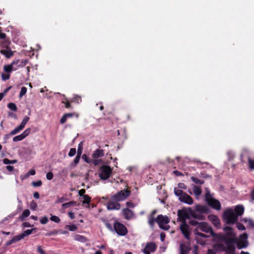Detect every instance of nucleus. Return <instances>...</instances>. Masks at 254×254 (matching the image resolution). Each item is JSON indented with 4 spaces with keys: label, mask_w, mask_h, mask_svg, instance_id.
Instances as JSON below:
<instances>
[{
    "label": "nucleus",
    "mask_w": 254,
    "mask_h": 254,
    "mask_svg": "<svg viewBox=\"0 0 254 254\" xmlns=\"http://www.w3.org/2000/svg\"><path fill=\"white\" fill-rule=\"evenodd\" d=\"M63 103L65 104V107L66 108H70L71 107V105L70 104V102L68 101H66L65 102L63 101Z\"/></svg>",
    "instance_id": "63"
},
{
    "label": "nucleus",
    "mask_w": 254,
    "mask_h": 254,
    "mask_svg": "<svg viewBox=\"0 0 254 254\" xmlns=\"http://www.w3.org/2000/svg\"><path fill=\"white\" fill-rule=\"evenodd\" d=\"M178 220L182 223H186V219L192 217L195 219H202L200 215H197L190 207L183 208L178 211Z\"/></svg>",
    "instance_id": "1"
},
{
    "label": "nucleus",
    "mask_w": 254,
    "mask_h": 254,
    "mask_svg": "<svg viewBox=\"0 0 254 254\" xmlns=\"http://www.w3.org/2000/svg\"><path fill=\"white\" fill-rule=\"evenodd\" d=\"M170 222V219L167 216H164L162 214L158 215L157 217V223L159 227L164 230H168L170 228L169 225H166Z\"/></svg>",
    "instance_id": "6"
},
{
    "label": "nucleus",
    "mask_w": 254,
    "mask_h": 254,
    "mask_svg": "<svg viewBox=\"0 0 254 254\" xmlns=\"http://www.w3.org/2000/svg\"><path fill=\"white\" fill-rule=\"evenodd\" d=\"M82 149H83L82 143L80 142L78 144V146L77 153V154H78L79 155H81V154H82Z\"/></svg>",
    "instance_id": "48"
},
{
    "label": "nucleus",
    "mask_w": 254,
    "mask_h": 254,
    "mask_svg": "<svg viewBox=\"0 0 254 254\" xmlns=\"http://www.w3.org/2000/svg\"><path fill=\"white\" fill-rule=\"evenodd\" d=\"M50 220L53 222H55L56 223H59L61 221L60 218L56 216V215H51V216L50 217Z\"/></svg>",
    "instance_id": "42"
},
{
    "label": "nucleus",
    "mask_w": 254,
    "mask_h": 254,
    "mask_svg": "<svg viewBox=\"0 0 254 254\" xmlns=\"http://www.w3.org/2000/svg\"><path fill=\"white\" fill-rule=\"evenodd\" d=\"M224 231L226 232V235H227L229 237L234 236V234L232 232V229L231 227L229 226L225 227L224 228Z\"/></svg>",
    "instance_id": "31"
},
{
    "label": "nucleus",
    "mask_w": 254,
    "mask_h": 254,
    "mask_svg": "<svg viewBox=\"0 0 254 254\" xmlns=\"http://www.w3.org/2000/svg\"><path fill=\"white\" fill-rule=\"evenodd\" d=\"M5 38L6 34L5 33L0 32V39L4 40L2 44L3 47L7 48L9 46L10 42L8 40L5 39Z\"/></svg>",
    "instance_id": "23"
},
{
    "label": "nucleus",
    "mask_w": 254,
    "mask_h": 254,
    "mask_svg": "<svg viewBox=\"0 0 254 254\" xmlns=\"http://www.w3.org/2000/svg\"><path fill=\"white\" fill-rule=\"evenodd\" d=\"M234 213L237 216V218L239 216H241L244 212V207L242 205H238L236 206L234 210Z\"/></svg>",
    "instance_id": "21"
},
{
    "label": "nucleus",
    "mask_w": 254,
    "mask_h": 254,
    "mask_svg": "<svg viewBox=\"0 0 254 254\" xmlns=\"http://www.w3.org/2000/svg\"><path fill=\"white\" fill-rule=\"evenodd\" d=\"M180 230L184 236L188 240L190 239V232L189 231V226L186 223H182L180 226Z\"/></svg>",
    "instance_id": "14"
},
{
    "label": "nucleus",
    "mask_w": 254,
    "mask_h": 254,
    "mask_svg": "<svg viewBox=\"0 0 254 254\" xmlns=\"http://www.w3.org/2000/svg\"><path fill=\"white\" fill-rule=\"evenodd\" d=\"M29 118L28 117H27V116H25L24 119H23L22 122L21 123L20 126L23 128H24V127H25L26 124L29 121Z\"/></svg>",
    "instance_id": "39"
},
{
    "label": "nucleus",
    "mask_w": 254,
    "mask_h": 254,
    "mask_svg": "<svg viewBox=\"0 0 254 254\" xmlns=\"http://www.w3.org/2000/svg\"><path fill=\"white\" fill-rule=\"evenodd\" d=\"M173 174L176 176H181L184 175L182 172L177 170L174 171Z\"/></svg>",
    "instance_id": "62"
},
{
    "label": "nucleus",
    "mask_w": 254,
    "mask_h": 254,
    "mask_svg": "<svg viewBox=\"0 0 254 254\" xmlns=\"http://www.w3.org/2000/svg\"><path fill=\"white\" fill-rule=\"evenodd\" d=\"M130 194V191L127 189L122 190L112 196L113 200L119 202L126 199Z\"/></svg>",
    "instance_id": "5"
},
{
    "label": "nucleus",
    "mask_w": 254,
    "mask_h": 254,
    "mask_svg": "<svg viewBox=\"0 0 254 254\" xmlns=\"http://www.w3.org/2000/svg\"><path fill=\"white\" fill-rule=\"evenodd\" d=\"M36 230V228H33L31 229H27V230L24 231L23 232V233H22L19 235H18V236L20 240H21V239H23L25 237L28 236V235H30L31 234H32L33 231H34Z\"/></svg>",
    "instance_id": "22"
},
{
    "label": "nucleus",
    "mask_w": 254,
    "mask_h": 254,
    "mask_svg": "<svg viewBox=\"0 0 254 254\" xmlns=\"http://www.w3.org/2000/svg\"><path fill=\"white\" fill-rule=\"evenodd\" d=\"M104 151L103 149H96L92 155L94 159H98L104 156Z\"/></svg>",
    "instance_id": "20"
},
{
    "label": "nucleus",
    "mask_w": 254,
    "mask_h": 254,
    "mask_svg": "<svg viewBox=\"0 0 254 254\" xmlns=\"http://www.w3.org/2000/svg\"><path fill=\"white\" fill-rule=\"evenodd\" d=\"M81 155H79L77 154L76 156L74 158L73 160V162L75 163V164H77L79 163V160L80 159Z\"/></svg>",
    "instance_id": "58"
},
{
    "label": "nucleus",
    "mask_w": 254,
    "mask_h": 254,
    "mask_svg": "<svg viewBox=\"0 0 254 254\" xmlns=\"http://www.w3.org/2000/svg\"><path fill=\"white\" fill-rule=\"evenodd\" d=\"M83 198L84 199V200L82 202L83 203L87 204H89L91 198L88 195L85 194V195H83Z\"/></svg>",
    "instance_id": "35"
},
{
    "label": "nucleus",
    "mask_w": 254,
    "mask_h": 254,
    "mask_svg": "<svg viewBox=\"0 0 254 254\" xmlns=\"http://www.w3.org/2000/svg\"><path fill=\"white\" fill-rule=\"evenodd\" d=\"M236 251L235 246L232 247H226L225 252L227 254H234Z\"/></svg>",
    "instance_id": "29"
},
{
    "label": "nucleus",
    "mask_w": 254,
    "mask_h": 254,
    "mask_svg": "<svg viewBox=\"0 0 254 254\" xmlns=\"http://www.w3.org/2000/svg\"><path fill=\"white\" fill-rule=\"evenodd\" d=\"M107 208L108 210H119L121 208V204L111 198L107 203Z\"/></svg>",
    "instance_id": "15"
},
{
    "label": "nucleus",
    "mask_w": 254,
    "mask_h": 254,
    "mask_svg": "<svg viewBox=\"0 0 254 254\" xmlns=\"http://www.w3.org/2000/svg\"><path fill=\"white\" fill-rule=\"evenodd\" d=\"M218 247L220 248L221 249H222V251H225V250H226V246H225V245L222 244V243H219L218 244H217L216 245Z\"/></svg>",
    "instance_id": "59"
},
{
    "label": "nucleus",
    "mask_w": 254,
    "mask_h": 254,
    "mask_svg": "<svg viewBox=\"0 0 254 254\" xmlns=\"http://www.w3.org/2000/svg\"><path fill=\"white\" fill-rule=\"evenodd\" d=\"M223 218L228 224H233L238 220L237 216L232 209H227L224 211Z\"/></svg>",
    "instance_id": "4"
},
{
    "label": "nucleus",
    "mask_w": 254,
    "mask_h": 254,
    "mask_svg": "<svg viewBox=\"0 0 254 254\" xmlns=\"http://www.w3.org/2000/svg\"><path fill=\"white\" fill-rule=\"evenodd\" d=\"M178 187L179 188L181 189H184V190L187 189L186 185L185 184L182 183H179L178 184Z\"/></svg>",
    "instance_id": "54"
},
{
    "label": "nucleus",
    "mask_w": 254,
    "mask_h": 254,
    "mask_svg": "<svg viewBox=\"0 0 254 254\" xmlns=\"http://www.w3.org/2000/svg\"><path fill=\"white\" fill-rule=\"evenodd\" d=\"M208 218L216 228H220L221 223L219 218L215 215H209Z\"/></svg>",
    "instance_id": "17"
},
{
    "label": "nucleus",
    "mask_w": 254,
    "mask_h": 254,
    "mask_svg": "<svg viewBox=\"0 0 254 254\" xmlns=\"http://www.w3.org/2000/svg\"><path fill=\"white\" fill-rule=\"evenodd\" d=\"M17 162V160H9L8 159V158H4L3 160V163L4 164H15Z\"/></svg>",
    "instance_id": "34"
},
{
    "label": "nucleus",
    "mask_w": 254,
    "mask_h": 254,
    "mask_svg": "<svg viewBox=\"0 0 254 254\" xmlns=\"http://www.w3.org/2000/svg\"><path fill=\"white\" fill-rule=\"evenodd\" d=\"M201 189L200 187L194 186L193 188V192L195 196H199L201 193Z\"/></svg>",
    "instance_id": "28"
},
{
    "label": "nucleus",
    "mask_w": 254,
    "mask_h": 254,
    "mask_svg": "<svg viewBox=\"0 0 254 254\" xmlns=\"http://www.w3.org/2000/svg\"><path fill=\"white\" fill-rule=\"evenodd\" d=\"M1 53L7 58H9L13 55L12 51L10 49L1 50Z\"/></svg>",
    "instance_id": "24"
},
{
    "label": "nucleus",
    "mask_w": 254,
    "mask_h": 254,
    "mask_svg": "<svg viewBox=\"0 0 254 254\" xmlns=\"http://www.w3.org/2000/svg\"><path fill=\"white\" fill-rule=\"evenodd\" d=\"M36 174L35 170L34 169H31L27 173V176H29V175H34Z\"/></svg>",
    "instance_id": "64"
},
{
    "label": "nucleus",
    "mask_w": 254,
    "mask_h": 254,
    "mask_svg": "<svg viewBox=\"0 0 254 254\" xmlns=\"http://www.w3.org/2000/svg\"><path fill=\"white\" fill-rule=\"evenodd\" d=\"M7 107L13 111H16L17 110V108L15 103H9L7 105Z\"/></svg>",
    "instance_id": "37"
},
{
    "label": "nucleus",
    "mask_w": 254,
    "mask_h": 254,
    "mask_svg": "<svg viewBox=\"0 0 254 254\" xmlns=\"http://www.w3.org/2000/svg\"><path fill=\"white\" fill-rule=\"evenodd\" d=\"M248 163L250 169L254 170V160L252 159L250 156L248 157Z\"/></svg>",
    "instance_id": "38"
},
{
    "label": "nucleus",
    "mask_w": 254,
    "mask_h": 254,
    "mask_svg": "<svg viewBox=\"0 0 254 254\" xmlns=\"http://www.w3.org/2000/svg\"><path fill=\"white\" fill-rule=\"evenodd\" d=\"M190 179L195 184L202 185L204 183V181L203 180L198 179L197 178L194 177L193 176L191 177Z\"/></svg>",
    "instance_id": "30"
},
{
    "label": "nucleus",
    "mask_w": 254,
    "mask_h": 254,
    "mask_svg": "<svg viewBox=\"0 0 254 254\" xmlns=\"http://www.w3.org/2000/svg\"><path fill=\"white\" fill-rule=\"evenodd\" d=\"M157 222V218H155V217L149 216L148 217V223L150 226L153 228L154 226L155 223Z\"/></svg>",
    "instance_id": "25"
},
{
    "label": "nucleus",
    "mask_w": 254,
    "mask_h": 254,
    "mask_svg": "<svg viewBox=\"0 0 254 254\" xmlns=\"http://www.w3.org/2000/svg\"><path fill=\"white\" fill-rule=\"evenodd\" d=\"M81 101V97L78 95H75L74 97L71 99V102H76L79 103Z\"/></svg>",
    "instance_id": "41"
},
{
    "label": "nucleus",
    "mask_w": 254,
    "mask_h": 254,
    "mask_svg": "<svg viewBox=\"0 0 254 254\" xmlns=\"http://www.w3.org/2000/svg\"><path fill=\"white\" fill-rule=\"evenodd\" d=\"M194 232L195 234L197 236H200V237H203V238L208 237V236H207L206 235L199 232L198 230H197V229H195Z\"/></svg>",
    "instance_id": "43"
},
{
    "label": "nucleus",
    "mask_w": 254,
    "mask_h": 254,
    "mask_svg": "<svg viewBox=\"0 0 254 254\" xmlns=\"http://www.w3.org/2000/svg\"><path fill=\"white\" fill-rule=\"evenodd\" d=\"M30 131H31V128H27L21 133V134L22 135L23 137L25 138L27 136H28L29 135Z\"/></svg>",
    "instance_id": "45"
},
{
    "label": "nucleus",
    "mask_w": 254,
    "mask_h": 254,
    "mask_svg": "<svg viewBox=\"0 0 254 254\" xmlns=\"http://www.w3.org/2000/svg\"><path fill=\"white\" fill-rule=\"evenodd\" d=\"M215 240L220 242H224L226 245V247L234 246H235L234 244L237 242L236 239L221 233H218L216 235Z\"/></svg>",
    "instance_id": "2"
},
{
    "label": "nucleus",
    "mask_w": 254,
    "mask_h": 254,
    "mask_svg": "<svg viewBox=\"0 0 254 254\" xmlns=\"http://www.w3.org/2000/svg\"><path fill=\"white\" fill-rule=\"evenodd\" d=\"M100 173L99 177L101 180H106L108 179L112 173V169L108 165H104L100 167Z\"/></svg>",
    "instance_id": "9"
},
{
    "label": "nucleus",
    "mask_w": 254,
    "mask_h": 254,
    "mask_svg": "<svg viewBox=\"0 0 254 254\" xmlns=\"http://www.w3.org/2000/svg\"><path fill=\"white\" fill-rule=\"evenodd\" d=\"M198 230H200V231L205 232V233H209L210 234L213 236L215 239H216V235L211 228L208 223L206 222H200L199 224V226H197Z\"/></svg>",
    "instance_id": "11"
},
{
    "label": "nucleus",
    "mask_w": 254,
    "mask_h": 254,
    "mask_svg": "<svg viewBox=\"0 0 254 254\" xmlns=\"http://www.w3.org/2000/svg\"><path fill=\"white\" fill-rule=\"evenodd\" d=\"M189 223L191 225H192V226H196V229H197V226H199V224L200 223V222H198L196 220H190L189 222Z\"/></svg>",
    "instance_id": "46"
},
{
    "label": "nucleus",
    "mask_w": 254,
    "mask_h": 254,
    "mask_svg": "<svg viewBox=\"0 0 254 254\" xmlns=\"http://www.w3.org/2000/svg\"><path fill=\"white\" fill-rule=\"evenodd\" d=\"M67 119V118L66 116H65V114H64L60 120V123L62 124L65 123Z\"/></svg>",
    "instance_id": "56"
},
{
    "label": "nucleus",
    "mask_w": 254,
    "mask_h": 254,
    "mask_svg": "<svg viewBox=\"0 0 254 254\" xmlns=\"http://www.w3.org/2000/svg\"><path fill=\"white\" fill-rule=\"evenodd\" d=\"M42 184V182L41 180H39L38 181H36V182H33L32 183V185L33 186L35 187H40L41 186Z\"/></svg>",
    "instance_id": "49"
},
{
    "label": "nucleus",
    "mask_w": 254,
    "mask_h": 254,
    "mask_svg": "<svg viewBox=\"0 0 254 254\" xmlns=\"http://www.w3.org/2000/svg\"><path fill=\"white\" fill-rule=\"evenodd\" d=\"M24 138L23 137L22 135L21 134H20L18 135L14 136L13 138V141L14 142L21 141V140H23Z\"/></svg>",
    "instance_id": "44"
},
{
    "label": "nucleus",
    "mask_w": 254,
    "mask_h": 254,
    "mask_svg": "<svg viewBox=\"0 0 254 254\" xmlns=\"http://www.w3.org/2000/svg\"><path fill=\"white\" fill-rule=\"evenodd\" d=\"M205 199L209 206L217 210H220L221 208L220 202L217 199L213 198L209 191L206 192Z\"/></svg>",
    "instance_id": "3"
},
{
    "label": "nucleus",
    "mask_w": 254,
    "mask_h": 254,
    "mask_svg": "<svg viewBox=\"0 0 254 254\" xmlns=\"http://www.w3.org/2000/svg\"><path fill=\"white\" fill-rule=\"evenodd\" d=\"M193 211L197 215H200L202 217V219H197L199 220H205V216L203 214H208L210 212L209 209L206 206L201 204H196Z\"/></svg>",
    "instance_id": "7"
},
{
    "label": "nucleus",
    "mask_w": 254,
    "mask_h": 254,
    "mask_svg": "<svg viewBox=\"0 0 254 254\" xmlns=\"http://www.w3.org/2000/svg\"><path fill=\"white\" fill-rule=\"evenodd\" d=\"M179 200L182 202L189 205L192 204L193 202L192 197L186 192H185V193H184V194L181 196Z\"/></svg>",
    "instance_id": "16"
},
{
    "label": "nucleus",
    "mask_w": 254,
    "mask_h": 254,
    "mask_svg": "<svg viewBox=\"0 0 254 254\" xmlns=\"http://www.w3.org/2000/svg\"><path fill=\"white\" fill-rule=\"evenodd\" d=\"M15 65H17V66H23L25 65V64H23V62L19 60L14 61L11 64L4 65L3 70L7 73H10L12 70H16L17 69V67H15Z\"/></svg>",
    "instance_id": "8"
},
{
    "label": "nucleus",
    "mask_w": 254,
    "mask_h": 254,
    "mask_svg": "<svg viewBox=\"0 0 254 254\" xmlns=\"http://www.w3.org/2000/svg\"><path fill=\"white\" fill-rule=\"evenodd\" d=\"M1 77H2V79L3 80H7V79H9V78H10V75L9 74H4V73H2L1 74Z\"/></svg>",
    "instance_id": "55"
},
{
    "label": "nucleus",
    "mask_w": 254,
    "mask_h": 254,
    "mask_svg": "<svg viewBox=\"0 0 254 254\" xmlns=\"http://www.w3.org/2000/svg\"><path fill=\"white\" fill-rule=\"evenodd\" d=\"M180 254H188L190 250L189 244L181 243L179 246Z\"/></svg>",
    "instance_id": "18"
},
{
    "label": "nucleus",
    "mask_w": 254,
    "mask_h": 254,
    "mask_svg": "<svg viewBox=\"0 0 254 254\" xmlns=\"http://www.w3.org/2000/svg\"><path fill=\"white\" fill-rule=\"evenodd\" d=\"M157 249V246L154 242L147 243L143 250L144 254H150V252H154Z\"/></svg>",
    "instance_id": "13"
},
{
    "label": "nucleus",
    "mask_w": 254,
    "mask_h": 254,
    "mask_svg": "<svg viewBox=\"0 0 254 254\" xmlns=\"http://www.w3.org/2000/svg\"><path fill=\"white\" fill-rule=\"evenodd\" d=\"M122 213L124 218L126 220H130L133 216V213L132 210L128 208H124L122 210Z\"/></svg>",
    "instance_id": "19"
},
{
    "label": "nucleus",
    "mask_w": 254,
    "mask_h": 254,
    "mask_svg": "<svg viewBox=\"0 0 254 254\" xmlns=\"http://www.w3.org/2000/svg\"><path fill=\"white\" fill-rule=\"evenodd\" d=\"M23 128L19 125L18 127H17L11 131L10 132V135H15L18 132H19L21 130H22Z\"/></svg>",
    "instance_id": "33"
},
{
    "label": "nucleus",
    "mask_w": 254,
    "mask_h": 254,
    "mask_svg": "<svg viewBox=\"0 0 254 254\" xmlns=\"http://www.w3.org/2000/svg\"><path fill=\"white\" fill-rule=\"evenodd\" d=\"M82 159L87 163H90L91 162V159H89L86 154H83L82 155Z\"/></svg>",
    "instance_id": "57"
},
{
    "label": "nucleus",
    "mask_w": 254,
    "mask_h": 254,
    "mask_svg": "<svg viewBox=\"0 0 254 254\" xmlns=\"http://www.w3.org/2000/svg\"><path fill=\"white\" fill-rule=\"evenodd\" d=\"M174 193L175 194L179 197V199L182 196L185 192H184L182 190L178 189L177 188H174Z\"/></svg>",
    "instance_id": "32"
},
{
    "label": "nucleus",
    "mask_w": 254,
    "mask_h": 254,
    "mask_svg": "<svg viewBox=\"0 0 254 254\" xmlns=\"http://www.w3.org/2000/svg\"><path fill=\"white\" fill-rule=\"evenodd\" d=\"M237 228L239 230H246V228L245 227V226L241 223H237Z\"/></svg>",
    "instance_id": "51"
},
{
    "label": "nucleus",
    "mask_w": 254,
    "mask_h": 254,
    "mask_svg": "<svg viewBox=\"0 0 254 254\" xmlns=\"http://www.w3.org/2000/svg\"><path fill=\"white\" fill-rule=\"evenodd\" d=\"M26 92L27 88L24 86L22 87L21 88V90L20 91L19 96L22 97L24 95L26 94Z\"/></svg>",
    "instance_id": "47"
},
{
    "label": "nucleus",
    "mask_w": 254,
    "mask_h": 254,
    "mask_svg": "<svg viewBox=\"0 0 254 254\" xmlns=\"http://www.w3.org/2000/svg\"><path fill=\"white\" fill-rule=\"evenodd\" d=\"M102 163V161L101 159H91L90 164H93L94 166L98 165L99 164Z\"/></svg>",
    "instance_id": "36"
},
{
    "label": "nucleus",
    "mask_w": 254,
    "mask_h": 254,
    "mask_svg": "<svg viewBox=\"0 0 254 254\" xmlns=\"http://www.w3.org/2000/svg\"><path fill=\"white\" fill-rule=\"evenodd\" d=\"M114 229L118 235L125 236L127 233V227L122 223L116 221L114 224Z\"/></svg>",
    "instance_id": "10"
},
{
    "label": "nucleus",
    "mask_w": 254,
    "mask_h": 254,
    "mask_svg": "<svg viewBox=\"0 0 254 254\" xmlns=\"http://www.w3.org/2000/svg\"><path fill=\"white\" fill-rule=\"evenodd\" d=\"M54 175L52 172H48L46 174V178L48 180H51L53 178Z\"/></svg>",
    "instance_id": "53"
},
{
    "label": "nucleus",
    "mask_w": 254,
    "mask_h": 254,
    "mask_svg": "<svg viewBox=\"0 0 254 254\" xmlns=\"http://www.w3.org/2000/svg\"><path fill=\"white\" fill-rule=\"evenodd\" d=\"M76 153V149L75 148H72L70 149L68 152V155L69 157L73 156Z\"/></svg>",
    "instance_id": "50"
},
{
    "label": "nucleus",
    "mask_w": 254,
    "mask_h": 254,
    "mask_svg": "<svg viewBox=\"0 0 254 254\" xmlns=\"http://www.w3.org/2000/svg\"><path fill=\"white\" fill-rule=\"evenodd\" d=\"M20 241V239L18 236V235L15 236L13 237L10 240L6 242L5 243V245L6 246H9L13 243H16L17 242Z\"/></svg>",
    "instance_id": "26"
},
{
    "label": "nucleus",
    "mask_w": 254,
    "mask_h": 254,
    "mask_svg": "<svg viewBox=\"0 0 254 254\" xmlns=\"http://www.w3.org/2000/svg\"><path fill=\"white\" fill-rule=\"evenodd\" d=\"M65 228L68 229L70 231H74L77 229V226L75 225H67Z\"/></svg>",
    "instance_id": "40"
},
{
    "label": "nucleus",
    "mask_w": 254,
    "mask_h": 254,
    "mask_svg": "<svg viewBox=\"0 0 254 254\" xmlns=\"http://www.w3.org/2000/svg\"><path fill=\"white\" fill-rule=\"evenodd\" d=\"M65 200V198L64 197H58L56 202L58 203H62Z\"/></svg>",
    "instance_id": "61"
},
{
    "label": "nucleus",
    "mask_w": 254,
    "mask_h": 254,
    "mask_svg": "<svg viewBox=\"0 0 254 254\" xmlns=\"http://www.w3.org/2000/svg\"><path fill=\"white\" fill-rule=\"evenodd\" d=\"M30 212L29 209H25L22 212V214L19 216V219L23 221L26 217L29 216Z\"/></svg>",
    "instance_id": "27"
},
{
    "label": "nucleus",
    "mask_w": 254,
    "mask_h": 254,
    "mask_svg": "<svg viewBox=\"0 0 254 254\" xmlns=\"http://www.w3.org/2000/svg\"><path fill=\"white\" fill-rule=\"evenodd\" d=\"M48 218L47 216H44L40 219V223L42 224H46L48 222Z\"/></svg>",
    "instance_id": "52"
},
{
    "label": "nucleus",
    "mask_w": 254,
    "mask_h": 254,
    "mask_svg": "<svg viewBox=\"0 0 254 254\" xmlns=\"http://www.w3.org/2000/svg\"><path fill=\"white\" fill-rule=\"evenodd\" d=\"M248 153V151L247 150H244L243 152L241 154V160L242 162H245L243 160L244 156Z\"/></svg>",
    "instance_id": "60"
},
{
    "label": "nucleus",
    "mask_w": 254,
    "mask_h": 254,
    "mask_svg": "<svg viewBox=\"0 0 254 254\" xmlns=\"http://www.w3.org/2000/svg\"><path fill=\"white\" fill-rule=\"evenodd\" d=\"M247 239L248 235L246 233H244L240 236L239 241L236 243L239 249L246 248L248 246L249 243Z\"/></svg>",
    "instance_id": "12"
}]
</instances>
